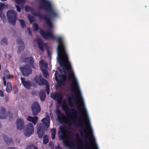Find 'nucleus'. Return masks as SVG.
Listing matches in <instances>:
<instances>
[{
  "label": "nucleus",
  "instance_id": "nucleus-36",
  "mask_svg": "<svg viewBox=\"0 0 149 149\" xmlns=\"http://www.w3.org/2000/svg\"><path fill=\"white\" fill-rule=\"evenodd\" d=\"M37 149V148H36L34 147L33 146H31V147H27V149Z\"/></svg>",
  "mask_w": 149,
  "mask_h": 149
},
{
  "label": "nucleus",
  "instance_id": "nucleus-4",
  "mask_svg": "<svg viewBox=\"0 0 149 149\" xmlns=\"http://www.w3.org/2000/svg\"><path fill=\"white\" fill-rule=\"evenodd\" d=\"M51 96L54 100L57 101L59 104H60L63 98L62 93H53L51 94Z\"/></svg>",
  "mask_w": 149,
  "mask_h": 149
},
{
  "label": "nucleus",
  "instance_id": "nucleus-37",
  "mask_svg": "<svg viewBox=\"0 0 149 149\" xmlns=\"http://www.w3.org/2000/svg\"><path fill=\"white\" fill-rule=\"evenodd\" d=\"M48 142V140L47 139L44 138L43 140V142L44 143H46Z\"/></svg>",
  "mask_w": 149,
  "mask_h": 149
},
{
  "label": "nucleus",
  "instance_id": "nucleus-26",
  "mask_svg": "<svg viewBox=\"0 0 149 149\" xmlns=\"http://www.w3.org/2000/svg\"><path fill=\"white\" fill-rule=\"evenodd\" d=\"M47 22L48 26H49L50 28H52L53 27V25L51 22L50 20H49V19H47Z\"/></svg>",
  "mask_w": 149,
  "mask_h": 149
},
{
  "label": "nucleus",
  "instance_id": "nucleus-28",
  "mask_svg": "<svg viewBox=\"0 0 149 149\" xmlns=\"http://www.w3.org/2000/svg\"><path fill=\"white\" fill-rule=\"evenodd\" d=\"M19 20L20 22V24L21 27L22 28H24V27H25V24L24 21L20 19H19Z\"/></svg>",
  "mask_w": 149,
  "mask_h": 149
},
{
  "label": "nucleus",
  "instance_id": "nucleus-6",
  "mask_svg": "<svg viewBox=\"0 0 149 149\" xmlns=\"http://www.w3.org/2000/svg\"><path fill=\"white\" fill-rule=\"evenodd\" d=\"M32 113L33 115H37L40 111V108L39 104L37 102L33 103L31 107Z\"/></svg>",
  "mask_w": 149,
  "mask_h": 149
},
{
  "label": "nucleus",
  "instance_id": "nucleus-12",
  "mask_svg": "<svg viewBox=\"0 0 149 149\" xmlns=\"http://www.w3.org/2000/svg\"><path fill=\"white\" fill-rule=\"evenodd\" d=\"M6 6L3 3H1L0 4V18L3 21L6 19L4 15L2 12V10L3 9L6 8ZM4 22V21H3Z\"/></svg>",
  "mask_w": 149,
  "mask_h": 149
},
{
  "label": "nucleus",
  "instance_id": "nucleus-13",
  "mask_svg": "<svg viewBox=\"0 0 149 149\" xmlns=\"http://www.w3.org/2000/svg\"><path fill=\"white\" fill-rule=\"evenodd\" d=\"M4 76L3 77V84L4 86H6V81L5 80V78L9 79L11 77H12V76L10 75L9 74V72L7 70H5L4 72Z\"/></svg>",
  "mask_w": 149,
  "mask_h": 149
},
{
  "label": "nucleus",
  "instance_id": "nucleus-24",
  "mask_svg": "<svg viewBox=\"0 0 149 149\" xmlns=\"http://www.w3.org/2000/svg\"><path fill=\"white\" fill-rule=\"evenodd\" d=\"M38 45L40 49L42 50H43V45L42 44V40H40L38 42Z\"/></svg>",
  "mask_w": 149,
  "mask_h": 149
},
{
  "label": "nucleus",
  "instance_id": "nucleus-34",
  "mask_svg": "<svg viewBox=\"0 0 149 149\" xmlns=\"http://www.w3.org/2000/svg\"><path fill=\"white\" fill-rule=\"evenodd\" d=\"M25 10L26 11H30L31 10V9L28 6H26L25 7Z\"/></svg>",
  "mask_w": 149,
  "mask_h": 149
},
{
  "label": "nucleus",
  "instance_id": "nucleus-40",
  "mask_svg": "<svg viewBox=\"0 0 149 149\" xmlns=\"http://www.w3.org/2000/svg\"><path fill=\"white\" fill-rule=\"evenodd\" d=\"M58 119L59 120H60L59 118V117H58Z\"/></svg>",
  "mask_w": 149,
  "mask_h": 149
},
{
  "label": "nucleus",
  "instance_id": "nucleus-11",
  "mask_svg": "<svg viewBox=\"0 0 149 149\" xmlns=\"http://www.w3.org/2000/svg\"><path fill=\"white\" fill-rule=\"evenodd\" d=\"M21 82L23 86L26 88L29 89L32 86L31 83L26 80L25 79L23 78H21Z\"/></svg>",
  "mask_w": 149,
  "mask_h": 149
},
{
  "label": "nucleus",
  "instance_id": "nucleus-21",
  "mask_svg": "<svg viewBox=\"0 0 149 149\" xmlns=\"http://www.w3.org/2000/svg\"><path fill=\"white\" fill-rule=\"evenodd\" d=\"M4 140L8 144L12 142V140L11 139L9 138L6 136H4Z\"/></svg>",
  "mask_w": 149,
  "mask_h": 149
},
{
  "label": "nucleus",
  "instance_id": "nucleus-20",
  "mask_svg": "<svg viewBox=\"0 0 149 149\" xmlns=\"http://www.w3.org/2000/svg\"><path fill=\"white\" fill-rule=\"evenodd\" d=\"M12 90L11 84L10 82H8L7 84V87L6 91L7 92H10Z\"/></svg>",
  "mask_w": 149,
  "mask_h": 149
},
{
  "label": "nucleus",
  "instance_id": "nucleus-25",
  "mask_svg": "<svg viewBox=\"0 0 149 149\" xmlns=\"http://www.w3.org/2000/svg\"><path fill=\"white\" fill-rule=\"evenodd\" d=\"M1 45H4L7 44V40L5 38H3L2 39L1 42Z\"/></svg>",
  "mask_w": 149,
  "mask_h": 149
},
{
  "label": "nucleus",
  "instance_id": "nucleus-10",
  "mask_svg": "<svg viewBox=\"0 0 149 149\" xmlns=\"http://www.w3.org/2000/svg\"><path fill=\"white\" fill-rule=\"evenodd\" d=\"M35 80L36 82L39 85H41L43 84L46 85L48 84L47 82L44 79H43L41 76H39L36 77L35 78Z\"/></svg>",
  "mask_w": 149,
  "mask_h": 149
},
{
  "label": "nucleus",
  "instance_id": "nucleus-9",
  "mask_svg": "<svg viewBox=\"0 0 149 149\" xmlns=\"http://www.w3.org/2000/svg\"><path fill=\"white\" fill-rule=\"evenodd\" d=\"M24 121L23 119L22 118L17 119L16 121L17 128L19 130H22L24 125Z\"/></svg>",
  "mask_w": 149,
  "mask_h": 149
},
{
  "label": "nucleus",
  "instance_id": "nucleus-14",
  "mask_svg": "<svg viewBox=\"0 0 149 149\" xmlns=\"http://www.w3.org/2000/svg\"><path fill=\"white\" fill-rule=\"evenodd\" d=\"M8 113L6 112L4 109L3 108L0 111V118L4 119L8 116Z\"/></svg>",
  "mask_w": 149,
  "mask_h": 149
},
{
  "label": "nucleus",
  "instance_id": "nucleus-22",
  "mask_svg": "<svg viewBox=\"0 0 149 149\" xmlns=\"http://www.w3.org/2000/svg\"><path fill=\"white\" fill-rule=\"evenodd\" d=\"M26 61H27L30 64V67H32V63L33 62V60L32 58L31 57L30 58H27L26 59Z\"/></svg>",
  "mask_w": 149,
  "mask_h": 149
},
{
  "label": "nucleus",
  "instance_id": "nucleus-38",
  "mask_svg": "<svg viewBox=\"0 0 149 149\" xmlns=\"http://www.w3.org/2000/svg\"><path fill=\"white\" fill-rule=\"evenodd\" d=\"M3 92L0 90V96H3Z\"/></svg>",
  "mask_w": 149,
  "mask_h": 149
},
{
  "label": "nucleus",
  "instance_id": "nucleus-35",
  "mask_svg": "<svg viewBox=\"0 0 149 149\" xmlns=\"http://www.w3.org/2000/svg\"><path fill=\"white\" fill-rule=\"evenodd\" d=\"M16 7L17 8V11H18V12H20L21 11H20V7H19L17 5H16Z\"/></svg>",
  "mask_w": 149,
  "mask_h": 149
},
{
  "label": "nucleus",
  "instance_id": "nucleus-30",
  "mask_svg": "<svg viewBox=\"0 0 149 149\" xmlns=\"http://www.w3.org/2000/svg\"><path fill=\"white\" fill-rule=\"evenodd\" d=\"M43 72V76L44 77H45V78H47V77L48 76V74L47 72V71L44 70L42 71Z\"/></svg>",
  "mask_w": 149,
  "mask_h": 149
},
{
  "label": "nucleus",
  "instance_id": "nucleus-33",
  "mask_svg": "<svg viewBox=\"0 0 149 149\" xmlns=\"http://www.w3.org/2000/svg\"><path fill=\"white\" fill-rule=\"evenodd\" d=\"M28 17L30 22L31 23L34 20L33 17H30L29 15Z\"/></svg>",
  "mask_w": 149,
  "mask_h": 149
},
{
  "label": "nucleus",
  "instance_id": "nucleus-31",
  "mask_svg": "<svg viewBox=\"0 0 149 149\" xmlns=\"http://www.w3.org/2000/svg\"><path fill=\"white\" fill-rule=\"evenodd\" d=\"M33 29L34 31H36L38 29V27L37 24L34 23L33 25Z\"/></svg>",
  "mask_w": 149,
  "mask_h": 149
},
{
  "label": "nucleus",
  "instance_id": "nucleus-17",
  "mask_svg": "<svg viewBox=\"0 0 149 149\" xmlns=\"http://www.w3.org/2000/svg\"><path fill=\"white\" fill-rule=\"evenodd\" d=\"M42 121L47 127H49L50 124V119L49 118L48 116H47L46 118H43L42 120Z\"/></svg>",
  "mask_w": 149,
  "mask_h": 149
},
{
  "label": "nucleus",
  "instance_id": "nucleus-16",
  "mask_svg": "<svg viewBox=\"0 0 149 149\" xmlns=\"http://www.w3.org/2000/svg\"><path fill=\"white\" fill-rule=\"evenodd\" d=\"M39 65L41 70L42 71L45 70L47 67V64L46 62L43 60H41L39 62Z\"/></svg>",
  "mask_w": 149,
  "mask_h": 149
},
{
  "label": "nucleus",
  "instance_id": "nucleus-23",
  "mask_svg": "<svg viewBox=\"0 0 149 149\" xmlns=\"http://www.w3.org/2000/svg\"><path fill=\"white\" fill-rule=\"evenodd\" d=\"M51 133L52 136V139H54L55 137V135L56 134V131L54 129H53L51 130Z\"/></svg>",
  "mask_w": 149,
  "mask_h": 149
},
{
  "label": "nucleus",
  "instance_id": "nucleus-8",
  "mask_svg": "<svg viewBox=\"0 0 149 149\" xmlns=\"http://www.w3.org/2000/svg\"><path fill=\"white\" fill-rule=\"evenodd\" d=\"M37 133L39 138H41L44 133V128L41 124H38L37 125Z\"/></svg>",
  "mask_w": 149,
  "mask_h": 149
},
{
  "label": "nucleus",
  "instance_id": "nucleus-5",
  "mask_svg": "<svg viewBox=\"0 0 149 149\" xmlns=\"http://www.w3.org/2000/svg\"><path fill=\"white\" fill-rule=\"evenodd\" d=\"M20 69L23 74L26 76H28L31 72V69L27 65L20 67Z\"/></svg>",
  "mask_w": 149,
  "mask_h": 149
},
{
  "label": "nucleus",
  "instance_id": "nucleus-18",
  "mask_svg": "<svg viewBox=\"0 0 149 149\" xmlns=\"http://www.w3.org/2000/svg\"><path fill=\"white\" fill-rule=\"evenodd\" d=\"M18 48L17 52L19 53L22 52L24 49L25 45L24 43L23 42H18Z\"/></svg>",
  "mask_w": 149,
  "mask_h": 149
},
{
  "label": "nucleus",
  "instance_id": "nucleus-32",
  "mask_svg": "<svg viewBox=\"0 0 149 149\" xmlns=\"http://www.w3.org/2000/svg\"><path fill=\"white\" fill-rule=\"evenodd\" d=\"M46 92L48 94H49V87L48 84L46 85Z\"/></svg>",
  "mask_w": 149,
  "mask_h": 149
},
{
  "label": "nucleus",
  "instance_id": "nucleus-19",
  "mask_svg": "<svg viewBox=\"0 0 149 149\" xmlns=\"http://www.w3.org/2000/svg\"><path fill=\"white\" fill-rule=\"evenodd\" d=\"M59 132H69L67 130L66 128L63 127H60V131Z\"/></svg>",
  "mask_w": 149,
  "mask_h": 149
},
{
  "label": "nucleus",
  "instance_id": "nucleus-3",
  "mask_svg": "<svg viewBox=\"0 0 149 149\" xmlns=\"http://www.w3.org/2000/svg\"><path fill=\"white\" fill-rule=\"evenodd\" d=\"M7 17L8 22L14 24L15 22L17 14L13 10H9L7 12Z\"/></svg>",
  "mask_w": 149,
  "mask_h": 149
},
{
  "label": "nucleus",
  "instance_id": "nucleus-29",
  "mask_svg": "<svg viewBox=\"0 0 149 149\" xmlns=\"http://www.w3.org/2000/svg\"><path fill=\"white\" fill-rule=\"evenodd\" d=\"M40 98L42 100H44L45 97V95L44 93L40 94Z\"/></svg>",
  "mask_w": 149,
  "mask_h": 149
},
{
  "label": "nucleus",
  "instance_id": "nucleus-2",
  "mask_svg": "<svg viewBox=\"0 0 149 149\" xmlns=\"http://www.w3.org/2000/svg\"><path fill=\"white\" fill-rule=\"evenodd\" d=\"M34 130V126L31 123H29L26 125L24 130V134L25 136L29 137L32 134Z\"/></svg>",
  "mask_w": 149,
  "mask_h": 149
},
{
  "label": "nucleus",
  "instance_id": "nucleus-7",
  "mask_svg": "<svg viewBox=\"0 0 149 149\" xmlns=\"http://www.w3.org/2000/svg\"><path fill=\"white\" fill-rule=\"evenodd\" d=\"M39 33L42 36L46 39L53 38L52 33L51 32L48 31L47 32H45L42 30H40L39 31Z\"/></svg>",
  "mask_w": 149,
  "mask_h": 149
},
{
  "label": "nucleus",
  "instance_id": "nucleus-1",
  "mask_svg": "<svg viewBox=\"0 0 149 149\" xmlns=\"http://www.w3.org/2000/svg\"><path fill=\"white\" fill-rule=\"evenodd\" d=\"M40 8H44L48 10L51 12L52 15L53 17L56 16L55 12L51 4L47 1L42 0L39 6Z\"/></svg>",
  "mask_w": 149,
  "mask_h": 149
},
{
  "label": "nucleus",
  "instance_id": "nucleus-27",
  "mask_svg": "<svg viewBox=\"0 0 149 149\" xmlns=\"http://www.w3.org/2000/svg\"><path fill=\"white\" fill-rule=\"evenodd\" d=\"M15 2L17 4L21 5L22 3L24 2V0H15Z\"/></svg>",
  "mask_w": 149,
  "mask_h": 149
},
{
  "label": "nucleus",
  "instance_id": "nucleus-39",
  "mask_svg": "<svg viewBox=\"0 0 149 149\" xmlns=\"http://www.w3.org/2000/svg\"><path fill=\"white\" fill-rule=\"evenodd\" d=\"M56 112L58 113H60V111L59 110H57L56 111Z\"/></svg>",
  "mask_w": 149,
  "mask_h": 149
},
{
  "label": "nucleus",
  "instance_id": "nucleus-15",
  "mask_svg": "<svg viewBox=\"0 0 149 149\" xmlns=\"http://www.w3.org/2000/svg\"><path fill=\"white\" fill-rule=\"evenodd\" d=\"M26 120L32 122L35 125L37 122L38 118L37 117L28 116L26 118Z\"/></svg>",
  "mask_w": 149,
  "mask_h": 149
}]
</instances>
